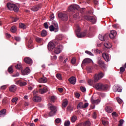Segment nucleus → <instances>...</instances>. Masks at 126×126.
Here are the masks:
<instances>
[{
  "instance_id": "nucleus-29",
  "label": "nucleus",
  "mask_w": 126,
  "mask_h": 126,
  "mask_svg": "<svg viewBox=\"0 0 126 126\" xmlns=\"http://www.w3.org/2000/svg\"><path fill=\"white\" fill-rule=\"evenodd\" d=\"M78 110H80V109H83V103L82 102H79L77 106Z\"/></svg>"
},
{
  "instance_id": "nucleus-32",
  "label": "nucleus",
  "mask_w": 126,
  "mask_h": 126,
  "mask_svg": "<svg viewBox=\"0 0 126 126\" xmlns=\"http://www.w3.org/2000/svg\"><path fill=\"white\" fill-rule=\"evenodd\" d=\"M83 126H91V122L89 120H87L83 124Z\"/></svg>"
},
{
  "instance_id": "nucleus-7",
  "label": "nucleus",
  "mask_w": 126,
  "mask_h": 126,
  "mask_svg": "<svg viewBox=\"0 0 126 126\" xmlns=\"http://www.w3.org/2000/svg\"><path fill=\"white\" fill-rule=\"evenodd\" d=\"M84 19L87 20L88 21H90L92 23H96V19H95V17L91 16H84Z\"/></svg>"
},
{
  "instance_id": "nucleus-63",
  "label": "nucleus",
  "mask_w": 126,
  "mask_h": 126,
  "mask_svg": "<svg viewBox=\"0 0 126 126\" xmlns=\"http://www.w3.org/2000/svg\"><path fill=\"white\" fill-rule=\"evenodd\" d=\"M58 90L59 91V92H63V89L62 88H59L58 89Z\"/></svg>"
},
{
  "instance_id": "nucleus-1",
  "label": "nucleus",
  "mask_w": 126,
  "mask_h": 126,
  "mask_svg": "<svg viewBox=\"0 0 126 126\" xmlns=\"http://www.w3.org/2000/svg\"><path fill=\"white\" fill-rule=\"evenodd\" d=\"M94 88H95L96 90H98V91H105L106 90H108V89L109 88V86L106 84L99 83L96 84L94 86Z\"/></svg>"
},
{
  "instance_id": "nucleus-60",
  "label": "nucleus",
  "mask_w": 126,
  "mask_h": 126,
  "mask_svg": "<svg viewBox=\"0 0 126 126\" xmlns=\"http://www.w3.org/2000/svg\"><path fill=\"white\" fill-rule=\"evenodd\" d=\"M76 62V60H75V58H73L71 61V63H73V64H74V63H75Z\"/></svg>"
},
{
  "instance_id": "nucleus-43",
  "label": "nucleus",
  "mask_w": 126,
  "mask_h": 126,
  "mask_svg": "<svg viewBox=\"0 0 126 126\" xmlns=\"http://www.w3.org/2000/svg\"><path fill=\"white\" fill-rule=\"evenodd\" d=\"M87 70L89 72V73H91V72H92V67H88L87 68Z\"/></svg>"
},
{
  "instance_id": "nucleus-22",
  "label": "nucleus",
  "mask_w": 126,
  "mask_h": 126,
  "mask_svg": "<svg viewBox=\"0 0 126 126\" xmlns=\"http://www.w3.org/2000/svg\"><path fill=\"white\" fill-rule=\"evenodd\" d=\"M16 89H17V88L16 87V86L14 85H11L9 87V91L10 92H15Z\"/></svg>"
},
{
  "instance_id": "nucleus-8",
  "label": "nucleus",
  "mask_w": 126,
  "mask_h": 126,
  "mask_svg": "<svg viewBox=\"0 0 126 126\" xmlns=\"http://www.w3.org/2000/svg\"><path fill=\"white\" fill-rule=\"evenodd\" d=\"M97 63L99 65V66L101 67L102 69H106V64H105V63L104 61H102L100 58H99L97 61Z\"/></svg>"
},
{
  "instance_id": "nucleus-17",
  "label": "nucleus",
  "mask_w": 126,
  "mask_h": 126,
  "mask_svg": "<svg viewBox=\"0 0 126 126\" xmlns=\"http://www.w3.org/2000/svg\"><path fill=\"white\" fill-rule=\"evenodd\" d=\"M113 91L114 92H117V91H118V92H122V91L123 90V88H122V87H120V86H114L113 87Z\"/></svg>"
},
{
  "instance_id": "nucleus-34",
  "label": "nucleus",
  "mask_w": 126,
  "mask_h": 126,
  "mask_svg": "<svg viewBox=\"0 0 126 126\" xmlns=\"http://www.w3.org/2000/svg\"><path fill=\"white\" fill-rule=\"evenodd\" d=\"M104 46L106 47L107 49H111V48H112V44L110 43H105L104 44Z\"/></svg>"
},
{
  "instance_id": "nucleus-59",
  "label": "nucleus",
  "mask_w": 126,
  "mask_h": 126,
  "mask_svg": "<svg viewBox=\"0 0 126 126\" xmlns=\"http://www.w3.org/2000/svg\"><path fill=\"white\" fill-rule=\"evenodd\" d=\"M50 18L51 20H54V18H55V16H54V13L51 14L50 15Z\"/></svg>"
},
{
  "instance_id": "nucleus-38",
  "label": "nucleus",
  "mask_w": 126,
  "mask_h": 126,
  "mask_svg": "<svg viewBox=\"0 0 126 126\" xmlns=\"http://www.w3.org/2000/svg\"><path fill=\"white\" fill-rule=\"evenodd\" d=\"M76 120H77V117H76V116H73L71 118V122L72 123H74L76 121Z\"/></svg>"
},
{
  "instance_id": "nucleus-24",
  "label": "nucleus",
  "mask_w": 126,
  "mask_h": 126,
  "mask_svg": "<svg viewBox=\"0 0 126 126\" xmlns=\"http://www.w3.org/2000/svg\"><path fill=\"white\" fill-rule=\"evenodd\" d=\"M48 91V88L47 87H44L43 89H40L39 90V92L40 94H44V93H46Z\"/></svg>"
},
{
  "instance_id": "nucleus-12",
  "label": "nucleus",
  "mask_w": 126,
  "mask_h": 126,
  "mask_svg": "<svg viewBox=\"0 0 126 126\" xmlns=\"http://www.w3.org/2000/svg\"><path fill=\"white\" fill-rule=\"evenodd\" d=\"M62 51H63V45H59L54 50V53L55 54H60Z\"/></svg>"
},
{
  "instance_id": "nucleus-10",
  "label": "nucleus",
  "mask_w": 126,
  "mask_h": 126,
  "mask_svg": "<svg viewBox=\"0 0 126 126\" xmlns=\"http://www.w3.org/2000/svg\"><path fill=\"white\" fill-rule=\"evenodd\" d=\"M90 63H92V60L89 58H86L82 63V66H84L86 64Z\"/></svg>"
},
{
  "instance_id": "nucleus-55",
  "label": "nucleus",
  "mask_w": 126,
  "mask_h": 126,
  "mask_svg": "<svg viewBox=\"0 0 126 126\" xmlns=\"http://www.w3.org/2000/svg\"><path fill=\"white\" fill-rule=\"evenodd\" d=\"M85 53H86V54H87L88 55H89L90 56H94V55H93L92 54V53L90 51H89L87 50V51H85Z\"/></svg>"
},
{
  "instance_id": "nucleus-51",
  "label": "nucleus",
  "mask_w": 126,
  "mask_h": 126,
  "mask_svg": "<svg viewBox=\"0 0 126 126\" xmlns=\"http://www.w3.org/2000/svg\"><path fill=\"white\" fill-rule=\"evenodd\" d=\"M43 26L45 28V29H48V28H49V25H48L47 23H44L43 24Z\"/></svg>"
},
{
  "instance_id": "nucleus-2",
  "label": "nucleus",
  "mask_w": 126,
  "mask_h": 126,
  "mask_svg": "<svg viewBox=\"0 0 126 126\" xmlns=\"http://www.w3.org/2000/svg\"><path fill=\"white\" fill-rule=\"evenodd\" d=\"M7 7L9 10H13L15 12H17L19 9L17 6L12 2H8Z\"/></svg>"
},
{
  "instance_id": "nucleus-18",
  "label": "nucleus",
  "mask_w": 126,
  "mask_h": 126,
  "mask_svg": "<svg viewBox=\"0 0 126 126\" xmlns=\"http://www.w3.org/2000/svg\"><path fill=\"white\" fill-rule=\"evenodd\" d=\"M24 62L28 64H32V59L29 57H26L24 59Z\"/></svg>"
},
{
  "instance_id": "nucleus-57",
  "label": "nucleus",
  "mask_w": 126,
  "mask_h": 126,
  "mask_svg": "<svg viewBox=\"0 0 126 126\" xmlns=\"http://www.w3.org/2000/svg\"><path fill=\"white\" fill-rule=\"evenodd\" d=\"M88 83L89 84V85H92L93 84V81L91 79H89L88 80Z\"/></svg>"
},
{
  "instance_id": "nucleus-27",
  "label": "nucleus",
  "mask_w": 126,
  "mask_h": 126,
  "mask_svg": "<svg viewBox=\"0 0 126 126\" xmlns=\"http://www.w3.org/2000/svg\"><path fill=\"white\" fill-rule=\"evenodd\" d=\"M22 72L24 75H26V74H28L30 72V69L29 67H26Z\"/></svg>"
},
{
  "instance_id": "nucleus-48",
  "label": "nucleus",
  "mask_w": 126,
  "mask_h": 126,
  "mask_svg": "<svg viewBox=\"0 0 126 126\" xmlns=\"http://www.w3.org/2000/svg\"><path fill=\"white\" fill-rule=\"evenodd\" d=\"M55 100H56V97L55 96H52L51 97V102L52 103H54L55 102Z\"/></svg>"
},
{
  "instance_id": "nucleus-50",
  "label": "nucleus",
  "mask_w": 126,
  "mask_h": 126,
  "mask_svg": "<svg viewBox=\"0 0 126 126\" xmlns=\"http://www.w3.org/2000/svg\"><path fill=\"white\" fill-rule=\"evenodd\" d=\"M14 39L17 42H20L21 38L18 36H14Z\"/></svg>"
},
{
  "instance_id": "nucleus-9",
  "label": "nucleus",
  "mask_w": 126,
  "mask_h": 126,
  "mask_svg": "<svg viewBox=\"0 0 126 126\" xmlns=\"http://www.w3.org/2000/svg\"><path fill=\"white\" fill-rule=\"evenodd\" d=\"M79 9V5L77 4L71 5L69 7L68 11H75Z\"/></svg>"
},
{
  "instance_id": "nucleus-6",
  "label": "nucleus",
  "mask_w": 126,
  "mask_h": 126,
  "mask_svg": "<svg viewBox=\"0 0 126 126\" xmlns=\"http://www.w3.org/2000/svg\"><path fill=\"white\" fill-rule=\"evenodd\" d=\"M58 17L61 18V19H62V20L63 21H67V20H68V17L66 14L59 13L58 14Z\"/></svg>"
},
{
  "instance_id": "nucleus-42",
  "label": "nucleus",
  "mask_w": 126,
  "mask_h": 126,
  "mask_svg": "<svg viewBox=\"0 0 126 126\" xmlns=\"http://www.w3.org/2000/svg\"><path fill=\"white\" fill-rule=\"evenodd\" d=\"M72 107H71V106L68 105L67 107V111H69V112H71V111H73Z\"/></svg>"
},
{
  "instance_id": "nucleus-40",
  "label": "nucleus",
  "mask_w": 126,
  "mask_h": 126,
  "mask_svg": "<svg viewBox=\"0 0 126 126\" xmlns=\"http://www.w3.org/2000/svg\"><path fill=\"white\" fill-rule=\"evenodd\" d=\"M15 67L17 68V69H22V66L21 65V63L16 65Z\"/></svg>"
},
{
  "instance_id": "nucleus-30",
  "label": "nucleus",
  "mask_w": 126,
  "mask_h": 126,
  "mask_svg": "<svg viewBox=\"0 0 126 126\" xmlns=\"http://www.w3.org/2000/svg\"><path fill=\"white\" fill-rule=\"evenodd\" d=\"M105 111L107 112V113H112V112H113V108L110 106H107L105 108Z\"/></svg>"
},
{
  "instance_id": "nucleus-56",
  "label": "nucleus",
  "mask_w": 126,
  "mask_h": 126,
  "mask_svg": "<svg viewBox=\"0 0 126 126\" xmlns=\"http://www.w3.org/2000/svg\"><path fill=\"white\" fill-rule=\"evenodd\" d=\"M80 89L82 92H85L86 91V89L84 87L81 86Z\"/></svg>"
},
{
  "instance_id": "nucleus-21",
  "label": "nucleus",
  "mask_w": 126,
  "mask_h": 126,
  "mask_svg": "<svg viewBox=\"0 0 126 126\" xmlns=\"http://www.w3.org/2000/svg\"><path fill=\"white\" fill-rule=\"evenodd\" d=\"M41 97L38 96V95H35L33 97V101L34 102H41Z\"/></svg>"
},
{
  "instance_id": "nucleus-41",
  "label": "nucleus",
  "mask_w": 126,
  "mask_h": 126,
  "mask_svg": "<svg viewBox=\"0 0 126 126\" xmlns=\"http://www.w3.org/2000/svg\"><path fill=\"white\" fill-rule=\"evenodd\" d=\"M120 73L121 74H122L124 73V72H125L126 69L124 67H120Z\"/></svg>"
},
{
  "instance_id": "nucleus-47",
  "label": "nucleus",
  "mask_w": 126,
  "mask_h": 126,
  "mask_svg": "<svg viewBox=\"0 0 126 126\" xmlns=\"http://www.w3.org/2000/svg\"><path fill=\"white\" fill-rule=\"evenodd\" d=\"M61 122H62V120L60 118H57L55 120V123H56V124H60Z\"/></svg>"
},
{
  "instance_id": "nucleus-15",
  "label": "nucleus",
  "mask_w": 126,
  "mask_h": 126,
  "mask_svg": "<svg viewBox=\"0 0 126 126\" xmlns=\"http://www.w3.org/2000/svg\"><path fill=\"white\" fill-rule=\"evenodd\" d=\"M102 57L103 58L105 62H109L110 61V56H109V54L103 53L102 54Z\"/></svg>"
},
{
  "instance_id": "nucleus-5",
  "label": "nucleus",
  "mask_w": 126,
  "mask_h": 126,
  "mask_svg": "<svg viewBox=\"0 0 126 126\" xmlns=\"http://www.w3.org/2000/svg\"><path fill=\"white\" fill-rule=\"evenodd\" d=\"M77 36L78 38H82V37H85L87 34V31H85L84 32L79 33L80 32V28L79 27H77Z\"/></svg>"
},
{
  "instance_id": "nucleus-31",
  "label": "nucleus",
  "mask_w": 126,
  "mask_h": 126,
  "mask_svg": "<svg viewBox=\"0 0 126 126\" xmlns=\"http://www.w3.org/2000/svg\"><path fill=\"white\" fill-rule=\"evenodd\" d=\"M48 34V32L47 31L45 30H43L41 31V35L42 37H46V36Z\"/></svg>"
},
{
  "instance_id": "nucleus-53",
  "label": "nucleus",
  "mask_w": 126,
  "mask_h": 126,
  "mask_svg": "<svg viewBox=\"0 0 126 126\" xmlns=\"http://www.w3.org/2000/svg\"><path fill=\"white\" fill-rule=\"evenodd\" d=\"M36 42H37L38 43H41V42H42V38H39V37H37L35 39Z\"/></svg>"
},
{
  "instance_id": "nucleus-3",
  "label": "nucleus",
  "mask_w": 126,
  "mask_h": 126,
  "mask_svg": "<svg viewBox=\"0 0 126 126\" xmlns=\"http://www.w3.org/2000/svg\"><path fill=\"white\" fill-rule=\"evenodd\" d=\"M49 106V109L50 110V112L49 113V117H53V116H54V115H56V113L57 112V107L53 105L51 103L48 104Z\"/></svg>"
},
{
  "instance_id": "nucleus-25",
  "label": "nucleus",
  "mask_w": 126,
  "mask_h": 126,
  "mask_svg": "<svg viewBox=\"0 0 126 126\" xmlns=\"http://www.w3.org/2000/svg\"><path fill=\"white\" fill-rule=\"evenodd\" d=\"M38 82L40 83H46L47 82V78L45 77L40 78L38 80Z\"/></svg>"
},
{
  "instance_id": "nucleus-4",
  "label": "nucleus",
  "mask_w": 126,
  "mask_h": 126,
  "mask_svg": "<svg viewBox=\"0 0 126 126\" xmlns=\"http://www.w3.org/2000/svg\"><path fill=\"white\" fill-rule=\"evenodd\" d=\"M104 77V73H103L102 72H100L98 73V74H95L94 76V82H97L98 80H100V79H101V78H103Z\"/></svg>"
},
{
  "instance_id": "nucleus-58",
  "label": "nucleus",
  "mask_w": 126,
  "mask_h": 126,
  "mask_svg": "<svg viewBox=\"0 0 126 126\" xmlns=\"http://www.w3.org/2000/svg\"><path fill=\"white\" fill-rule=\"evenodd\" d=\"M12 21L13 22H16V21H17V20H18V17H12Z\"/></svg>"
},
{
  "instance_id": "nucleus-45",
  "label": "nucleus",
  "mask_w": 126,
  "mask_h": 126,
  "mask_svg": "<svg viewBox=\"0 0 126 126\" xmlns=\"http://www.w3.org/2000/svg\"><path fill=\"white\" fill-rule=\"evenodd\" d=\"M102 124L103 126H108V125H109V122L107 121H102Z\"/></svg>"
},
{
  "instance_id": "nucleus-33",
  "label": "nucleus",
  "mask_w": 126,
  "mask_h": 126,
  "mask_svg": "<svg viewBox=\"0 0 126 126\" xmlns=\"http://www.w3.org/2000/svg\"><path fill=\"white\" fill-rule=\"evenodd\" d=\"M4 115H6V109H3L0 111V117Z\"/></svg>"
},
{
  "instance_id": "nucleus-20",
  "label": "nucleus",
  "mask_w": 126,
  "mask_h": 126,
  "mask_svg": "<svg viewBox=\"0 0 126 126\" xmlns=\"http://www.w3.org/2000/svg\"><path fill=\"white\" fill-rule=\"evenodd\" d=\"M108 34H104V35H102V34H99L98 35V38L100 41H106V37L108 36Z\"/></svg>"
},
{
  "instance_id": "nucleus-11",
  "label": "nucleus",
  "mask_w": 126,
  "mask_h": 126,
  "mask_svg": "<svg viewBox=\"0 0 126 126\" xmlns=\"http://www.w3.org/2000/svg\"><path fill=\"white\" fill-rule=\"evenodd\" d=\"M55 47H56V45L53 42H50L48 44V49L49 51H53V49H55Z\"/></svg>"
},
{
  "instance_id": "nucleus-64",
  "label": "nucleus",
  "mask_w": 126,
  "mask_h": 126,
  "mask_svg": "<svg viewBox=\"0 0 126 126\" xmlns=\"http://www.w3.org/2000/svg\"><path fill=\"white\" fill-rule=\"evenodd\" d=\"M1 89H2L3 90H5V89H6V85L2 86L1 87Z\"/></svg>"
},
{
  "instance_id": "nucleus-35",
  "label": "nucleus",
  "mask_w": 126,
  "mask_h": 126,
  "mask_svg": "<svg viewBox=\"0 0 126 126\" xmlns=\"http://www.w3.org/2000/svg\"><path fill=\"white\" fill-rule=\"evenodd\" d=\"M33 47V41L32 40L30 39L29 42H28V47L31 49Z\"/></svg>"
},
{
  "instance_id": "nucleus-23",
  "label": "nucleus",
  "mask_w": 126,
  "mask_h": 126,
  "mask_svg": "<svg viewBox=\"0 0 126 126\" xmlns=\"http://www.w3.org/2000/svg\"><path fill=\"white\" fill-rule=\"evenodd\" d=\"M55 29L58 30L59 29V27L58 26V24H55V28L54 27L53 25H51L49 27V30L51 32L55 31Z\"/></svg>"
},
{
  "instance_id": "nucleus-61",
  "label": "nucleus",
  "mask_w": 126,
  "mask_h": 126,
  "mask_svg": "<svg viewBox=\"0 0 126 126\" xmlns=\"http://www.w3.org/2000/svg\"><path fill=\"white\" fill-rule=\"evenodd\" d=\"M75 96L76 97V98H79V97H80V94L78 93H76L75 94Z\"/></svg>"
},
{
  "instance_id": "nucleus-14",
  "label": "nucleus",
  "mask_w": 126,
  "mask_h": 126,
  "mask_svg": "<svg viewBox=\"0 0 126 126\" xmlns=\"http://www.w3.org/2000/svg\"><path fill=\"white\" fill-rule=\"evenodd\" d=\"M16 84H17V85H19L21 87H22L23 86H25L27 85V83L26 82H24L21 80H18L16 82Z\"/></svg>"
},
{
  "instance_id": "nucleus-19",
  "label": "nucleus",
  "mask_w": 126,
  "mask_h": 126,
  "mask_svg": "<svg viewBox=\"0 0 126 126\" xmlns=\"http://www.w3.org/2000/svg\"><path fill=\"white\" fill-rule=\"evenodd\" d=\"M68 81H69L70 83H71V84L74 85L76 82V78L75 77H71L68 79Z\"/></svg>"
},
{
  "instance_id": "nucleus-44",
  "label": "nucleus",
  "mask_w": 126,
  "mask_h": 126,
  "mask_svg": "<svg viewBox=\"0 0 126 126\" xmlns=\"http://www.w3.org/2000/svg\"><path fill=\"white\" fill-rule=\"evenodd\" d=\"M70 126V122L69 121L65 122L64 126Z\"/></svg>"
},
{
  "instance_id": "nucleus-39",
  "label": "nucleus",
  "mask_w": 126,
  "mask_h": 126,
  "mask_svg": "<svg viewBox=\"0 0 126 126\" xmlns=\"http://www.w3.org/2000/svg\"><path fill=\"white\" fill-rule=\"evenodd\" d=\"M8 71L9 73H12L13 72V69L12 68V66H10L8 68Z\"/></svg>"
},
{
  "instance_id": "nucleus-52",
  "label": "nucleus",
  "mask_w": 126,
  "mask_h": 126,
  "mask_svg": "<svg viewBox=\"0 0 126 126\" xmlns=\"http://www.w3.org/2000/svg\"><path fill=\"white\" fill-rule=\"evenodd\" d=\"M117 100L119 104H122V103H123V100H122V99L120 98L119 97L117 98Z\"/></svg>"
},
{
  "instance_id": "nucleus-49",
  "label": "nucleus",
  "mask_w": 126,
  "mask_h": 126,
  "mask_svg": "<svg viewBox=\"0 0 126 126\" xmlns=\"http://www.w3.org/2000/svg\"><path fill=\"white\" fill-rule=\"evenodd\" d=\"M89 105V104L87 102L85 103L84 105L83 104V109H85V108H87L88 106Z\"/></svg>"
},
{
  "instance_id": "nucleus-54",
  "label": "nucleus",
  "mask_w": 126,
  "mask_h": 126,
  "mask_svg": "<svg viewBox=\"0 0 126 126\" xmlns=\"http://www.w3.org/2000/svg\"><path fill=\"white\" fill-rule=\"evenodd\" d=\"M18 100V98L14 97L12 99V103H15L16 102H17V100Z\"/></svg>"
},
{
  "instance_id": "nucleus-36",
  "label": "nucleus",
  "mask_w": 126,
  "mask_h": 126,
  "mask_svg": "<svg viewBox=\"0 0 126 126\" xmlns=\"http://www.w3.org/2000/svg\"><path fill=\"white\" fill-rule=\"evenodd\" d=\"M26 25L22 23H20L19 24V28H21L22 29H26Z\"/></svg>"
},
{
  "instance_id": "nucleus-46",
  "label": "nucleus",
  "mask_w": 126,
  "mask_h": 126,
  "mask_svg": "<svg viewBox=\"0 0 126 126\" xmlns=\"http://www.w3.org/2000/svg\"><path fill=\"white\" fill-rule=\"evenodd\" d=\"M56 77L59 79V80H62V75L61 74H56Z\"/></svg>"
},
{
  "instance_id": "nucleus-16",
  "label": "nucleus",
  "mask_w": 126,
  "mask_h": 126,
  "mask_svg": "<svg viewBox=\"0 0 126 126\" xmlns=\"http://www.w3.org/2000/svg\"><path fill=\"white\" fill-rule=\"evenodd\" d=\"M109 36L111 39H115V37L117 36V32L116 31H111Z\"/></svg>"
},
{
  "instance_id": "nucleus-26",
  "label": "nucleus",
  "mask_w": 126,
  "mask_h": 126,
  "mask_svg": "<svg viewBox=\"0 0 126 126\" xmlns=\"http://www.w3.org/2000/svg\"><path fill=\"white\" fill-rule=\"evenodd\" d=\"M68 104V101H67V99H65L63 100V103H62L63 108L66 107V106H67Z\"/></svg>"
},
{
  "instance_id": "nucleus-28",
  "label": "nucleus",
  "mask_w": 126,
  "mask_h": 126,
  "mask_svg": "<svg viewBox=\"0 0 126 126\" xmlns=\"http://www.w3.org/2000/svg\"><path fill=\"white\" fill-rule=\"evenodd\" d=\"M91 102L92 104H95L96 105H98L99 103H100V100L99 99L94 100L92 98Z\"/></svg>"
},
{
  "instance_id": "nucleus-13",
  "label": "nucleus",
  "mask_w": 126,
  "mask_h": 126,
  "mask_svg": "<svg viewBox=\"0 0 126 126\" xmlns=\"http://www.w3.org/2000/svg\"><path fill=\"white\" fill-rule=\"evenodd\" d=\"M41 7H42V4H39L32 7L31 8V10H32V11H38V10L40 8H41Z\"/></svg>"
},
{
  "instance_id": "nucleus-62",
  "label": "nucleus",
  "mask_w": 126,
  "mask_h": 126,
  "mask_svg": "<svg viewBox=\"0 0 126 126\" xmlns=\"http://www.w3.org/2000/svg\"><path fill=\"white\" fill-rule=\"evenodd\" d=\"M93 118H94V119H96V118H97V114H96V112L94 113Z\"/></svg>"
},
{
  "instance_id": "nucleus-37",
  "label": "nucleus",
  "mask_w": 126,
  "mask_h": 126,
  "mask_svg": "<svg viewBox=\"0 0 126 126\" xmlns=\"http://www.w3.org/2000/svg\"><path fill=\"white\" fill-rule=\"evenodd\" d=\"M11 32H12V33H15V32H16V27H15V26H13L11 28Z\"/></svg>"
}]
</instances>
